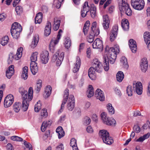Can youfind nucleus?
Returning <instances> with one entry per match:
<instances>
[{"label":"nucleus","instance_id":"60","mask_svg":"<svg viewBox=\"0 0 150 150\" xmlns=\"http://www.w3.org/2000/svg\"><path fill=\"white\" fill-rule=\"evenodd\" d=\"M11 139L13 141H21L23 140L21 138L16 136L11 137Z\"/></svg>","mask_w":150,"mask_h":150},{"label":"nucleus","instance_id":"26","mask_svg":"<svg viewBox=\"0 0 150 150\" xmlns=\"http://www.w3.org/2000/svg\"><path fill=\"white\" fill-rule=\"evenodd\" d=\"M30 69L31 72L33 75H35L38 71V67L36 63H31Z\"/></svg>","mask_w":150,"mask_h":150},{"label":"nucleus","instance_id":"20","mask_svg":"<svg viewBox=\"0 0 150 150\" xmlns=\"http://www.w3.org/2000/svg\"><path fill=\"white\" fill-rule=\"evenodd\" d=\"M129 45L132 52L135 53L137 49L136 41L133 39H130L129 41Z\"/></svg>","mask_w":150,"mask_h":150},{"label":"nucleus","instance_id":"41","mask_svg":"<svg viewBox=\"0 0 150 150\" xmlns=\"http://www.w3.org/2000/svg\"><path fill=\"white\" fill-rule=\"evenodd\" d=\"M90 25V21H87L85 23L83 29V32L85 35L87 33Z\"/></svg>","mask_w":150,"mask_h":150},{"label":"nucleus","instance_id":"56","mask_svg":"<svg viewBox=\"0 0 150 150\" xmlns=\"http://www.w3.org/2000/svg\"><path fill=\"white\" fill-rule=\"evenodd\" d=\"M63 1V0H54V4H56V7L57 8H59L61 6V3Z\"/></svg>","mask_w":150,"mask_h":150},{"label":"nucleus","instance_id":"4","mask_svg":"<svg viewBox=\"0 0 150 150\" xmlns=\"http://www.w3.org/2000/svg\"><path fill=\"white\" fill-rule=\"evenodd\" d=\"M127 0H122V3L119 6V8L120 12H125L126 14L128 16L132 15V11L127 3Z\"/></svg>","mask_w":150,"mask_h":150},{"label":"nucleus","instance_id":"44","mask_svg":"<svg viewBox=\"0 0 150 150\" xmlns=\"http://www.w3.org/2000/svg\"><path fill=\"white\" fill-rule=\"evenodd\" d=\"M120 62L123 64L124 67L126 69H127L128 67V65L125 57H122L121 58Z\"/></svg>","mask_w":150,"mask_h":150},{"label":"nucleus","instance_id":"11","mask_svg":"<svg viewBox=\"0 0 150 150\" xmlns=\"http://www.w3.org/2000/svg\"><path fill=\"white\" fill-rule=\"evenodd\" d=\"M69 90L67 89H66L64 91L63 100L61 106V108L58 112V114H60L63 111L64 105L66 103L68 99V96L69 94Z\"/></svg>","mask_w":150,"mask_h":150},{"label":"nucleus","instance_id":"50","mask_svg":"<svg viewBox=\"0 0 150 150\" xmlns=\"http://www.w3.org/2000/svg\"><path fill=\"white\" fill-rule=\"evenodd\" d=\"M107 109L108 112L110 114H113L114 113L115 110L114 108L112 106L111 104L109 103L107 105Z\"/></svg>","mask_w":150,"mask_h":150},{"label":"nucleus","instance_id":"30","mask_svg":"<svg viewBox=\"0 0 150 150\" xmlns=\"http://www.w3.org/2000/svg\"><path fill=\"white\" fill-rule=\"evenodd\" d=\"M104 62L103 67L104 70L106 71H108L109 68V59L107 56H105L103 57Z\"/></svg>","mask_w":150,"mask_h":150},{"label":"nucleus","instance_id":"18","mask_svg":"<svg viewBox=\"0 0 150 150\" xmlns=\"http://www.w3.org/2000/svg\"><path fill=\"white\" fill-rule=\"evenodd\" d=\"M103 26L105 30H107L109 27L110 20L108 16L107 15L103 16Z\"/></svg>","mask_w":150,"mask_h":150},{"label":"nucleus","instance_id":"16","mask_svg":"<svg viewBox=\"0 0 150 150\" xmlns=\"http://www.w3.org/2000/svg\"><path fill=\"white\" fill-rule=\"evenodd\" d=\"M41 62L43 64H47L49 60V53L48 51H45L42 52L40 55Z\"/></svg>","mask_w":150,"mask_h":150},{"label":"nucleus","instance_id":"63","mask_svg":"<svg viewBox=\"0 0 150 150\" xmlns=\"http://www.w3.org/2000/svg\"><path fill=\"white\" fill-rule=\"evenodd\" d=\"M54 23L55 24H56L60 26V21L58 18H56L54 19Z\"/></svg>","mask_w":150,"mask_h":150},{"label":"nucleus","instance_id":"58","mask_svg":"<svg viewBox=\"0 0 150 150\" xmlns=\"http://www.w3.org/2000/svg\"><path fill=\"white\" fill-rule=\"evenodd\" d=\"M91 122V119L88 117H86L84 119L83 124L85 125H88L90 124Z\"/></svg>","mask_w":150,"mask_h":150},{"label":"nucleus","instance_id":"39","mask_svg":"<svg viewBox=\"0 0 150 150\" xmlns=\"http://www.w3.org/2000/svg\"><path fill=\"white\" fill-rule=\"evenodd\" d=\"M70 145L72 147L73 150H79L77 147L76 141L75 138H73L71 139Z\"/></svg>","mask_w":150,"mask_h":150},{"label":"nucleus","instance_id":"32","mask_svg":"<svg viewBox=\"0 0 150 150\" xmlns=\"http://www.w3.org/2000/svg\"><path fill=\"white\" fill-rule=\"evenodd\" d=\"M39 40V36L38 35H34L30 45L31 47L33 48L35 47L38 42Z\"/></svg>","mask_w":150,"mask_h":150},{"label":"nucleus","instance_id":"27","mask_svg":"<svg viewBox=\"0 0 150 150\" xmlns=\"http://www.w3.org/2000/svg\"><path fill=\"white\" fill-rule=\"evenodd\" d=\"M121 25L124 30H128L129 28L128 20L126 19H123L122 21Z\"/></svg>","mask_w":150,"mask_h":150},{"label":"nucleus","instance_id":"61","mask_svg":"<svg viewBox=\"0 0 150 150\" xmlns=\"http://www.w3.org/2000/svg\"><path fill=\"white\" fill-rule=\"evenodd\" d=\"M24 144L26 148H28L29 150H33L31 145L28 142L24 140Z\"/></svg>","mask_w":150,"mask_h":150},{"label":"nucleus","instance_id":"46","mask_svg":"<svg viewBox=\"0 0 150 150\" xmlns=\"http://www.w3.org/2000/svg\"><path fill=\"white\" fill-rule=\"evenodd\" d=\"M38 54V53L37 52H35L32 54L30 57L31 63H36L35 62L37 60Z\"/></svg>","mask_w":150,"mask_h":150},{"label":"nucleus","instance_id":"7","mask_svg":"<svg viewBox=\"0 0 150 150\" xmlns=\"http://www.w3.org/2000/svg\"><path fill=\"white\" fill-rule=\"evenodd\" d=\"M59 51H57L53 55L52 59L53 62H54L56 61V64L58 66H59L62 64L64 56V52H62L59 54Z\"/></svg>","mask_w":150,"mask_h":150},{"label":"nucleus","instance_id":"22","mask_svg":"<svg viewBox=\"0 0 150 150\" xmlns=\"http://www.w3.org/2000/svg\"><path fill=\"white\" fill-rule=\"evenodd\" d=\"M81 64V62L80 58L79 57H77L75 66L72 69V71L74 73H76L79 71Z\"/></svg>","mask_w":150,"mask_h":150},{"label":"nucleus","instance_id":"1","mask_svg":"<svg viewBox=\"0 0 150 150\" xmlns=\"http://www.w3.org/2000/svg\"><path fill=\"white\" fill-rule=\"evenodd\" d=\"M19 92L21 93L23 98L22 103V110L24 111H26L28 109L29 102L31 101L33 97V89L32 87H30L28 90V93L27 91L21 88L19 89Z\"/></svg>","mask_w":150,"mask_h":150},{"label":"nucleus","instance_id":"38","mask_svg":"<svg viewBox=\"0 0 150 150\" xmlns=\"http://www.w3.org/2000/svg\"><path fill=\"white\" fill-rule=\"evenodd\" d=\"M94 94L93 88L92 86L89 85L88 89L87 91V96L88 98H90L93 96Z\"/></svg>","mask_w":150,"mask_h":150},{"label":"nucleus","instance_id":"48","mask_svg":"<svg viewBox=\"0 0 150 150\" xmlns=\"http://www.w3.org/2000/svg\"><path fill=\"white\" fill-rule=\"evenodd\" d=\"M52 88L50 86H48L45 88V93L47 96V97H49L51 93Z\"/></svg>","mask_w":150,"mask_h":150},{"label":"nucleus","instance_id":"64","mask_svg":"<svg viewBox=\"0 0 150 150\" xmlns=\"http://www.w3.org/2000/svg\"><path fill=\"white\" fill-rule=\"evenodd\" d=\"M7 150H13L14 149L12 145L10 143H8L6 146Z\"/></svg>","mask_w":150,"mask_h":150},{"label":"nucleus","instance_id":"5","mask_svg":"<svg viewBox=\"0 0 150 150\" xmlns=\"http://www.w3.org/2000/svg\"><path fill=\"white\" fill-rule=\"evenodd\" d=\"M62 31L60 29L58 32L57 38H54L51 40L49 48L50 50L53 52L55 49L56 45L57 44L60 39L62 36Z\"/></svg>","mask_w":150,"mask_h":150},{"label":"nucleus","instance_id":"12","mask_svg":"<svg viewBox=\"0 0 150 150\" xmlns=\"http://www.w3.org/2000/svg\"><path fill=\"white\" fill-rule=\"evenodd\" d=\"M68 105L67 108L68 109L72 111L75 105L74 98V96L72 95H70L68 98Z\"/></svg>","mask_w":150,"mask_h":150},{"label":"nucleus","instance_id":"31","mask_svg":"<svg viewBox=\"0 0 150 150\" xmlns=\"http://www.w3.org/2000/svg\"><path fill=\"white\" fill-rule=\"evenodd\" d=\"M23 48L20 47L17 50V53L15 55H14V58L16 60H18L20 59L22 56Z\"/></svg>","mask_w":150,"mask_h":150},{"label":"nucleus","instance_id":"21","mask_svg":"<svg viewBox=\"0 0 150 150\" xmlns=\"http://www.w3.org/2000/svg\"><path fill=\"white\" fill-rule=\"evenodd\" d=\"M148 61L146 58L142 59V62L140 64L141 69L143 72H145L148 67Z\"/></svg>","mask_w":150,"mask_h":150},{"label":"nucleus","instance_id":"40","mask_svg":"<svg viewBox=\"0 0 150 150\" xmlns=\"http://www.w3.org/2000/svg\"><path fill=\"white\" fill-rule=\"evenodd\" d=\"M21 108V103L19 102H16L13 105V110L16 112H18Z\"/></svg>","mask_w":150,"mask_h":150},{"label":"nucleus","instance_id":"49","mask_svg":"<svg viewBox=\"0 0 150 150\" xmlns=\"http://www.w3.org/2000/svg\"><path fill=\"white\" fill-rule=\"evenodd\" d=\"M40 115L42 118H45L47 117L48 113L46 109H43L41 111Z\"/></svg>","mask_w":150,"mask_h":150},{"label":"nucleus","instance_id":"29","mask_svg":"<svg viewBox=\"0 0 150 150\" xmlns=\"http://www.w3.org/2000/svg\"><path fill=\"white\" fill-rule=\"evenodd\" d=\"M22 31V28L20 24L17 22H15L12 24L11 30Z\"/></svg>","mask_w":150,"mask_h":150},{"label":"nucleus","instance_id":"37","mask_svg":"<svg viewBox=\"0 0 150 150\" xmlns=\"http://www.w3.org/2000/svg\"><path fill=\"white\" fill-rule=\"evenodd\" d=\"M116 78L118 82H122L124 78V74L123 72L120 71L118 72L116 75Z\"/></svg>","mask_w":150,"mask_h":150},{"label":"nucleus","instance_id":"45","mask_svg":"<svg viewBox=\"0 0 150 150\" xmlns=\"http://www.w3.org/2000/svg\"><path fill=\"white\" fill-rule=\"evenodd\" d=\"M96 9L95 6L93 5L91 6L90 13L91 17L93 18H94L96 16Z\"/></svg>","mask_w":150,"mask_h":150},{"label":"nucleus","instance_id":"51","mask_svg":"<svg viewBox=\"0 0 150 150\" xmlns=\"http://www.w3.org/2000/svg\"><path fill=\"white\" fill-rule=\"evenodd\" d=\"M8 99H4V105L5 108L10 107L13 103V101L8 100Z\"/></svg>","mask_w":150,"mask_h":150},{"label":"nucleus","instance_id":"54","mask_svg":"<svg viewBox=\"0 0 150 150\" xmlns=\"http://www.w3.org/2000/svg\"><path fill=\"white\" fill-rule=\"evenodd\" d=\"M126 91L129 96H131L132 95L133 89L131 86H128L127 88Z\"/></svg>","mask_w":150,"mask_h":150},{"label":"nucleus","instance_id":"13","mask_svg":"<svg viewBox=\"0 0 150 150\" xmlns=\"http://www.w3.org/2000/svg\"><path fill=\"white\" fill-rule=\"evenodd\" d=\"M96 25V22L95 21L93 23L91 27V30L90 33L95 36H98L100 33L99 29Z\"/></svg>","mask_w":150,"mask_h":150},{"label":"nucleus","instance_id":"57","mask_svg":"<svg viewBox=\"0 0 150 150\" xmlns=\"http://www.w3.org/2000/svg\"><path fill=\"white\" fill-rule=\"evenodd\" d=\"M95 36L90 33V35L88 37L87 40L88 42L91 43L94 40V38Z\"/></svg>","mask_w":150,"mask_h":150},{"label":"nucleus","instance_id":"6","mask_svg":"<svg viewBox=\"0 0 150 150\" xmlns=\"http://www.w3.org/2000/svg\"><path fill=\"white\" fill-rule=\"evenodd\" d=\"M132 6L134 9L141 10L144 7V0H131Z\"/></svg>","mask_w":150,"mask_h":150},{"label":"nucleus","instance_id":"23","mask_svg":"<svg viewBox=\"0 0 150 150\" xmlns=\"http://www.w3.org/2000/svg\"><path fill=\"white\" fill-rule=\"evenodd\" d=\"M14 73V66L13 65H11L9 66L6 71V77L8 79H10Z\"/></svg>","mask_w":150,"mask_h":150},{"label":"nucleus","instance_id":"14","mask_svg":"<svg viewBox=\"0 0 150 150\" xmlns=\"http://www.w3.org/2000/svg\"><path fill=\"white\" fill-rule=\"evenodd\" d=\"M118 29V27L117 25H115L113 27L110 36V40L111 41H114L117 37Z\"/></svg>","mask_w":150,"mask_h":150},{"label":"nucleus","instance_id":"36","mask_svg":"<svg viewBox=\"0 0 150 150\" xmlns=\"http://www.w3.org/2000/svg\"><path fill=\"white\" fill-rule=\"evenodd\" d=\"M64 44L65 47L69 49L71 45V41L70 38L67 37L65 38L64 40Z\"/></svg>","mask_w":150,"mask_h":150},{"label":"nucleus","instance_id":"8","mask_svg":"<svg viewBox=\"0 0 150 150\" xmlns=\"http://www.w3.org/2000/svg\"><path fill=\"white\" fill-rule=\"evenodd\" d=\"M101 117L103 123L107 125H111L116 123V121L115 119L108 117L106 114L105 112L102 113Z\"/></svg>","mask_w":150,"mask_h":150},{"label":"nucleus","instance_id":"33","mask_svg":"<svg viewBox=\"0 0 150 150\" xmlns=\"http://www.w3.org/2000/svg\"><path fill=\"white\" fill-rule=\"evenodd\" d=\"M28 76V68L27 66H25L22 69V73L21 75L22 78L24 80L26 79Z\"/></svg>","mask_w":150,"mask_h":150},{"label":"nucleus","instance_id":"47","mask_svg":"<svg viewBox=\"0 0 150 150\" xmlns=\"http://www.w3.org/2000/svg\"><path fill=\"white\" fill-rule=\"evenodd\" d=\"M144 37L145 42H148L150 41V33L148 32H145Z\"/></svg>","mask_w":150,"mask_h":150},{"label":"nucleus","instance_id":"42","mask_svg":"<svg viewBox=\"0 0 150 150\" xmlns=\"http://www.w3.org/2000/svg\"><path fill=\"white\" fill-rule=\"evenodd\" d=\"M9 38L8 36H5L2 38L0 41V43L3 46L6 45L8 41Z\"/></svg>","mask_w":150,"mask_h":150},{"label":"nucleus","instance_id":"53","mask_svg":"<svg viewBox=\"0 0 150 150\" xmlns=\"http://www.w3.org/2000/svg\"><path fill=\"white\" fill-rule=\"evenodd\" d=\"M42 85V81L40 80H38L37 82L36 87L37 88H35L36 90L38 92L41 87Z\"/></svg>","mask_w":150,"mask_h":150},{"label":"nucleus","instance_id":"2","mask_svg":"<svg viewBox=\"0 0 150 150\" xmlns=\"http://www.w3.org/2000/svg\"><path fill=\"white\" fill-rule=\"evenodd\" d=\"M105 51L107 52L109 56L110 62L111 64H113L116 59L117 55L120 52L119 47L117 45H115L112 47L109 48L107 46L105 48Z\"/></svg>","mask_w":150,"mask_h":150},{"label":"nucleus","instance_id":"34","mask_svg":"<svg viewBox=\"0 0 150 150\" xmlns=\"http://www.w3.org/2000/svg\"><path fill=\"white\" fill-rule=\"evenodd\" d=\"M51 124V122L50 121H44L42 124L41 127V129L42 132L45 131L47 127L50 126Z\"/></svg>","mask_w":150,"mask_h":150},{"label":"nucleus","instance_id":"19","mask_svg":"<svg viewBox=\"0 0 150 150\" xmlns=\"http://www.w3.org/2000/svg\"><path fill=\"white\" fill-rule=\"evenodd\" d=\"M95 96L101 101L104 100L105 96L103 92L100 89H97L96 91Z\"/></svg>","mask_w":150,"mask_h":150},{"label":"nucleus","instance_id":"52","mask_svg":"<svg viewBox=\"0 0 150 150\" xmlns=\"http://www.w3.org/2000/svg\"><path fill=\"white\" fill-rule=\"evenodd\" d=\"M41 105L40 101H38L35 106V112H38L41 109Z\"/></svg>","mask_w":150,"mask_h":150},{"label":"nucleus","instance_id":"28","mask_svg":"<svg viewBox=\"0 0 150 150\" xmlns=\"http://www.w3.org/2000/svg\"><path fill=\"white\" fill-rule=\"evenodd\" d=\"M51 25L50 22L47 21L45 30L44 35L46 36H48L50 33Z\"/></svg>","mask_w":150,"mask_h":150},{"label":"nucleus","instance_id":"59","mask_svg":"<svg viewBox=\"0 0 150 150\" xmlns=\"http://www.w3.org/2000/svg\"><path fill=\"white\" fill-rule=\"evenodd\" d=\"M17 14H19L23 12V8L21 6H17L15 8Z\"/></svg>","mask_w":150,"mask_h":150},{"label":"nucleus","instance_id":"3","mask_svg":"<svg viewBox=\"0 0 150 150\" xmlns=\"http://www.w3.org/2000/svg\"><path fill=\"white\" fill-rule=\"evenodd\" d=\"M99 135L103 142L108 145H110L113 142L112 137H110L109 132L106 130H101L100 131Z\"/></svg>","mask_w":150,"mask_h":150},{"label":"nucleus","instance_id":"17","mask_svg":"<svg viewBox=\"0 0 150 150\" xmlns=\"http://www.w3.org/2000/svg\"><path fill=\"white\" fill-rule=\"evenodd\" d=\"M92 46L94 49H103V44L102 41L99 38L96 39L92 44Z\"/></svg>","mask_w":150,"mask_h":150},{"label":"nucleus","instance_id":"10","mask_svg":"<svg viewBox=\"0 0 150 150\" xmlns=\"http://www.w3.org/2000/svg\"><path fill=\"white\" fill-rule=\"evenodd\" d=\"M96 72L101 73L103 70V66L102 63L99 62L97 59L95 58L93 59V67Z\"/></svg>","mask_w":150,"mask_h":150},{"label":"nucleus","instance_id":"24","mask_svg":"<svg viewBox=\"0 0 150 150\" xmlns=\"http://www.w3.org/2000/svg\"><path fill=\"white\" fill-rule=\"evenodd\" d=\"M95 71V69L93 67H90L88 70V76L92 80L95 79L96 77Z\"/></svg>","mask_w":150,"mask_h":150},{"label":"nucleus","instance_id":"15","mask_svg":"<svg viewBox=\"0 0 150 150\" xmlns=\"http://www.w3.org/2000/svg\"><path fill=\"white\" fill-rule=\"evenodd\" d=\"M90 8L88 2L87 1L85 2L82 8L81 11V15L82 17L84 18L86 16L87 13L89 10Z\"/></svg>","mask_w":150,"mask_h":150},{"label":"nucleus","instance_id":"35","mask_svg":"<svg viewBox=\"0 0 150 150\" xmlns=\"http://www.w3.org/2000/svg\"><path fill=\"white\" fill-rule=\"evenodd\" d=\"M42 13L39 12L38 13L35 18V23L40 24L42 21Z\"/></svg>","mask_w":150,"mask_h":150},{"label":"nucleus","instance_id":"62","mask_svg":"<svg viewBox=\"0 0 150 150\" xmlns=\"http://www.w3.org/2000/svg\"><path fill=\"white\" fill-rule=\"evenodd\" d=\"M133 130L137 133H138L140 131L139 127L137 125H135L133 127Z\"/></svg>","mask_w":150,"mask_h":150},{"label":"nucleus","instance_id":"55","mask_svg":"<svg viewBox=\"0 0 150 150\" xmlns=\"http://www.w3.org/2000/svg\"><path fill=\"white\" fill-rule=\"evenodd\" d=\"M14 59V54L13 53H10L9 54L8 59L7 60L8 63V64H11Z\"/></svg>","mask_w":150,"mask_h":150},{"label":"nucleus","instance_id":"43","mask_svg":"<svg viewBox=\"0 0 150 150\" xmlns=\"http://www.w3.org/2000/svg\"><path fill=\"white\" fill-rule=\"evenodd\" d=\"M21 31L11 30V35L13 38L17 39L19 37L20 33Z\"/></svg>","mask_w":150,"mask_h":150},{"label":"nucleus","instance_id":"9","mask_svg":"<svg viewBox=\"0 0 150 150\" xmlns=\"http://www.w3.org/2000/svg\"><path fill=\"white\" fill-rule=\"evenodd\" d=\"M133 87L134 90L138 95H141L143 91V86L142 83L139 81L133 83Z\"/></svg>","mask_w":150,"mask_h":150},{"label":"nucleus","instance_id":"25","mask_svg":"<svg viewBox=\"0 0 150 150\" xmlns=\"http://www.w3.org/2000/svg\"><path fill=\"white\" fill-rule=\"evenodd\" d=\"M56 131L58 136V138L61 139L65 134L64 131L61 126L58 127L56 129Z\"/></svg>","mask_w":150,"mask_h":150}]
</instances>
